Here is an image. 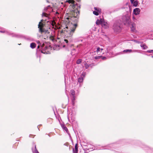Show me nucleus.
I'll use <instances>...</instances> for the list:
<instances>
[{
	"label": "nucleus",
	"instance_id": "nucleus-31",
	"mask_svg": "<svg viewBox=\"0 0 153 153\" xmlns=\"http://www.w3.org/2000/svg\"><path fill=\"white\" fill-rule=\"evenodd\" d=\"M65 129L66 131L68 130L67 128L66 127L65 128Z\"/></svg>",
	"mask_w": 153,
	"mask_h": 153
},
{
	"label": "nucleus",
	"instance_id": "nucleus-6",
	"mask_svg": "<svg viewBox=\"0 0 153 153\" xmlns=\"http://www.w3.org/2000/svg\"><path fill=\"white\" fill-rule=\"evenodd\" d=\"M101 25L102 27L105 29H107L109 27V23L107 22H105L104 20H103Z\"/></svg>",
	"mask_w": 153,
	"mask_h": 153
},
{
	"label": "nucleus",
	"instance_id": "nucleus-21",
	"mask_svg": "<svg viewBox=\"0 0 153 153\" xmlns=\"http://www.w3.org/2000/svg\"><path fill=\"white\" fill-rule=\"evenodd\" d=\"M131 50L127 49L124 50L123 52L124 53H128L131 52Z\"/></svg>",
	"mask_w": 153,
	"mask_h": 153
},
{
	"label": "nucleus",
	"instance_id": "nucleus-15",
	"mask_svg": "<svg viewBox=\"0 0 153 153\" xmlns=\"http://www.w3.org/2000/svg\"><path fill=\"white\" fill-rule=\"evenodd\" d=\"M36 44L35 43H31L30 45V48H35L36 47Z\"/></svg>",
	"mask_w": 153,
	"mask_h": 153
},
{
	"label": "nucleus",
	"instance_id": "nucleus-27",
	"mask_svg": "<svg viewBox=\"0 0 153 153\" xmlns=\"http://www.w3.org/2000/svg\"><path fill=\"white\" fill-rule=\"evenodd\" d=\"M33 153H39L36 150H35L33 152Z\"/></svg>",
	"mask_w": 153,
	"mask_h": 153
},
{
	"label": "nucleus",
	"instance_id": "nucleus-1",
	"mask_svg": "<svg viewBox=\"0 0 153 153\" xmlns=\"http://www.w3.org/2000/svg\"><path fill=\"white\" fill-rule=\"evenodd\" d=\"M69 4H71L70 6L71 7L72 13L73 14V16L71 17V19L74 22L73 24V26L71 30V31L74 32L77 27V25L76 23L78 20V18L80 13V9L81 8V5L78 3H73L72 0H68L67 1Z\"/></svg>",
	"mask_w": 153,
	"mask_h": 153
},
{
	"label": "nucleus",
	"instance_id": "nucleus-5",
	"mask_svg": "<svg viewBox=\"0 0 153 153\" xmlns=\"http://www.w3.org/2000/svg\"><path fill=\"white\" fill-rule=\"evenodd\" d=\"M43 20V19L41 20V22H39L38 25V27L39 28V32L42 33L45 32V29L43 28L44 25L43 23H42Z\"/></svg>",
	"mask_w": 153,
	"mask_h": 153
},
{
	"label": "nucleus",
	"instance_id": "nucleus-13",
	"mask_svg": "<svg viewBox=\"0 0 153 153\" xmlns=\"http://www.w3.org/2000/svg\"><path fill=\"white\" fill-rule=\"evenodd\" d=\"M102 48H97L96 51L98 54L101 55V52L102 51Z\"/></svg>",
	"mask_w": 153,
	"mask_h": 153
},
{
	"label": "nucleus",
	"instance_id": "nucleus-38",
	"mask_svg": "<svg viewBox=\"0 0 153 153\" xmlns=\"http://www.w3.org/2000/svg\"><path fill=\"white\" fill-rule=\"evenodd\" d=\"M21 44H18V45H21Z\"/></svg>",
	"mask_w": 153,
	"mask_h": 153
},
{
	"label": "nucleus",
	"instance_id": "nucleus-25",
	"mask_svg": "<svg viewBox=\"0 0 153 153\" xmlns=\"http://www.w3.org/2000/svg\"><path fill=\"white\" fill-rule=\"evenodd\" d=\"M73 1V3H75V4H76V3H77L75 2L73 0H72ZM79 3L80 2V0H76ZM66 2H68V3H69L68 1H67V0L66 1Z\"/></svg>",
	"mask_w": 153,
	"mask_h": 153
},
{
	"label": "nucleus",
	"instance_id": "nucleus-22",
	"mask_svg": "<svg viewBox=\"0 0 153 153\" xmlns=\"http://www.w3.org/2000/svg\"><path fill=\"white\" fill-rule=\"evenodd\" d=\"M93 14L96 16H98L99 15V14L100 13L97 12V11H94L93 12Z\"/></svg>",
	"mask_w": 153,
	"mask_h": 153
},
{
	"label": "nucleus",
	"instance_id": "nucleus-33",
	"mask_svg": "<svg viewBox=\"0 0 153 153\" xmlns=\"http://www.w3.org/2000/svg\"><path fill=\"white\" fill-rule=\"evenodd\" d=\"M37 48H39V45H38V46H37Z\"/></svg>",
	"mask_w": 153,
	"mask_h": 153
},
{
	"label": "nucleus",
	"instance_id": "nucleus-11",
	"mask_svg": "<svg viewBox=\"0 0 153 153\" xmlns=\"http://www.w3.org/2000/svg\"><path fill=\"white\" fill-rule=\"evenodd\" d=\"M51 48H44L43 50H41V52L44 54H49L50 53L49 51Z\"/></svg>",
	"mask_w": 153,
	"mask_h": 153
},
{
	"label": "nucleus",
	"instance_id": "nucleus-14",
	"mask_svg": "<svg viewBox=\"0 0 153 153\" xmlns=\"http://www.w3.org/2000/svg\"><path fill=\"white\" fill-rule=\"evenodd\" d=\"M49 8H50L51 10L52 9V7H51V6L50 5H48L47 7H45L44 9V10L45 11L47 12L48 11V9H49Z\"/></svg>",
	"mask_w": 153,
	"mask_h": 153
},
{
	"label": "nucleus",
	"instance_id": "nucleus-9",
	"mask_svg": "<svg viewBox=\"0 0 153 153\" xmlns=\"http://www.w3.org/2000/svg\"><path fill=\"white\" fill-rule=\"evenodd\" d=\"M134 41L135 42L137 43L138 44H140V45L141 47L142 48H147V47L146 46V45L145 43H141L139 41L137 40H134Z\"/></svg>",
	"mask_w": 153,
	"mask_h": 153
},
{
	"label": "nucleus",
	"instance_id": "nucleus-26",
	"mask_svg": "<svg viewBox=\"0 0 153 153\" xmlns=\"http://www.w3.org/2000/svg\"><path fill=\"white\" fill-rule=\"evenodd\" d=\"M71 94H72L73 96H74L75 94V91L74 90H71Z\"/></svg>",
	"mask_w": 153,
	"mask_h": 153
},
{
	"label": "nucleus",
	"instance_id": "nucleus-19",
	"mask_svg": "<svg viewBox=\"0 0 153 153\" xmlns=\"http://www.w3.org/2000/svg\"><path fill=\"white\" fill-rule=\"evenodd\" d=\"M133 3L134 6L136 7L138 4V1H134Z\"/></svg>",
	"mask_w": 153,
	"mask_h": 153
},
{
	"label": "nucleus",
	"instance_id": "nucleus-30",
	"mask_svg": "<svg viewBox=\"0 0 153 153\" xmlns=\"http://www.w3.org/2000/svg\"><path fill=\"white\" fill-rule=\"evenodd\" d=\"M149 53L153 52V50H151V51H148Z\"/></svg>",
	"mask_w": 153,
	"mask_h": 153
},
{
	"label": "nucleus",
	"instance_id": "nucleus-4",
	"mask_svg": "<svg viewBox=\"0 0 153 153\" xmlns=\"http://www.w3.org/2000/svg\"><path fill=\"white\" fill-rule=\"evenodd\" d=\"M122 21L124 25L129 24L131 22V19L130 16L128 14H126L122 17Z\"/></svg>",
	"mask_w": 153,
	"mask_h": 153
},
{
	"label": "nucleus",
	"instance_id": "nucleus-7",
	"mask_svg": "<svg viewBox=\"0 0 153 153\" xmlns=\"http://www.w3.org/2000/svg\"><path fill=\"white\" fill-rule=\"evenodd\" d=\"M130 27L132 31L134 32L135 30V24L134 23H130L129 24H128Z\"/></svg>",
	"mask_w": 153,
	"mask_h": 153
},
{
	"label": "nucleus",
	"instance_id": "nucleus-35",
	"mask_svg": "<svg viewBox=\"0 0 153 153\" xmlns=\"http://www.w3.org/2000/svg\"><path fill=\"white\" fill-rule=\"evenodd\" d=\"M105 58V57H103L102 58V59H104V58Z\"/></svg>",
	"mask_w": 153,
	"mask_h": 153
},
{
	"label": "nucleus",
	"instance_id": "nucleus-20",
	"mask_svg": "<svg viewBox=\"0 0 153 153\" xmlns=\"http://www.w3.org/2000/svg\"><path fill=\"white\" fill-rule=\"evenodd\" d=\"M0 32H1V33H7V34H10L9 32L8 31L5 30H4V29L0 30Z\"/></svg>",
	"mask_w": 153,
	"mask_h": 153
},
{
	"label": "nucleus",
	"instance_id": "nucleus-23",
	"mask_svg": "<svg viewBox=\"0 0 153 153\" xmlns=\"http://www.w3.org/2000/svg\"><path fill=\"white\" fill-rule=\"evenodd\" d=\"M83 80V79L82 78H79L78 79V82H82Z\"/></svg>",
	"mask_w": 153,
	"mask_h": 153
},
{
	"label": "nucleus",
	"instance_id": "nucleus-29",
	"mask_svg": "<svg viewBox=\"0 0 153 153\" xmlns=\"http://www.w3.org/2000/svg\"><path fill=\"white\" fill-rule=\"evenodd\" d=\"M46 1L47 3H50V2L48 0H46Z\"/></svg>",
	"mask_w": 153,
	"mask_h": 153
},
{
	"label": "nucleus",
	"instance_id": "nucleus-16",
	"mask_svg": "<svg viewBox=\"0 0 153 153\" xmlns=\"http://www.w3.org/2000/svg\"><path fill=\"white\" fill-rule=\"evenodd\" d=\"M94 9L95 10L94 11H97L99 13H101V10L100 9L97 7H94Z\"/></svg>",
	"mask_w": 153,
	"mask_h": 153
},
{
	"label": "nucleus",
	"instance_id": "nucleus-8",
	"mask_svg": "<svg viewBox=\"0 0 153 153\" xmlns=\"http://www.w3.org/2000/svg\"><path fill=\"white\" fill-rule=\"evenodd\" d=\"M79 42H83V43H80L79 45H77V48H80V47H84L85 45V43H84V40L82 39H80L79 40H78V41Z\"/></svg>",
	"mask_w": 153,
	"mask_h": 153
},
{
	"label": "nucleus",
	"instance_id": "nucleus-18",
	"mask_svg": "<svg viewBox=\"0 0 153 153\" xmlns=\"http://www.w3.org/2000/svg\"><path fill=\"white\" fill-rule=\"evenodd\" d=\"M48 16V14L45 13L44 12H43L42 15V17L44 16L47 18L48 19H49Z\"/></svg>",
	"mask_w": 153,
	"mask_h": 153
},
{
	"label": "nucleus",
	"instance_id": "nucleus-17",
	"mask_svg": "<svg viewBox=\"0 0 153 153\" xmlns=\"http://www.w3.org/2000/svg\"><path fill=\"white\" fill-rule=\"evenodd\" d=\"M78 152V148L77 144H76L75 146V149H73V152L74 153H77Z\"/></svg>",
	"mask_w": 153,
	"mask_h": 153
},
{
	"label": "nucleus",
	"instance_id": "nucleus-24",
	"mask_svg": "<svg viewBox=\"0 0 153 153\" xmlns=\"http://www.w3.org/2000/svg\"><path fill=\"white\" fill-rule=\"evenodd\" d=\"M81 59H79L76 61V63L77 64H79L81 63Z\"/></svg>",
	"mask_w": 153,
	"mask_h": 153
},
{
	"label": "nucleus",
	"instance_id": "nucleus-12",
	"mask_svg": "<svg viewBox=\"0 0 153 153\" xmlns=\"http://www.w3.org/2000/svg\"><path fill=\"white\" fill-rule=\"evenodd\" d=\"M100 19H97L96 22V24L97 25H99L100 24L101 25L102 22L103 21V20L102 19V18H103V16H100Z\"/></svg>",
	"mask_w": 153,
	"mask_h": 153
},
{
	"label": "nucleus",
	"instance_id": "nucleus-3",
	"mask_svg": "<svg viewBox=\"0 0 153 153\" xmlns=\"http://www.w3.org/2000/svg\"><path fill=\"white\" fill-rule=\"evenodd\" d=\"M13 37H15L22 39H24L28 41H32L33 40V39L32 37L26 35H24L21 34H15L13 36Z\"/></svg>",
	"mask_w": 153,
	"mask_h": 153
},
{
	"label": "nucleus",
	"instance_id": "nucleus-34",
	"mask_svg": "<svg viewBox=\"0 0 153 153\" xmlns=\"http://www.w3.org/2000/svg\"><path fill=\"white\" fill-rule=\"evenodd\" d=\"M45 21H46L47 22H48V21H47V20H46V19H45Z\"/></svg>",
	"mask_w": 153,
	"mask_h": 153
},
{
	"label": "nucleus",
	"instance_id": "nucleus-36",
	"mask_svg": "<svg viewBox=\"0 0 153 153\" xmlns=\"http://www.w3.org/2000/svg\"><path fill=\"white\" fill-rule=\"evenodd\" d=\"M45 48H48V47H45Z\"/></svg>",
	"mask_w": 153,
	"mask_h": 153
},
{
	"label": "nucleus",
	"instance_id": "nucleus-37",
	"mask_svg": "<svg viewBox=\"0 0 153 153\" xmlns=\"http://www.w3.org/2000/svg\"><path fill=\"white\" fill-rule=\"evenodd\" d=\"M65 47V45H64V46H63V47Z\"/></svg>",
	"mask_w": 153,
	"mask_h": 153
},
{
	"label": "nucleus",
	"instance_id": "nucleus-32",
	"mask_svg": "<svg viewBox=\"0 0 153 153\" xmlns=\"http://www.w3.org/2000/svg\"><path fill=\"white\" fill-rule=\"evenodd\" d=\"M56 14H59V13L58 12H56Z\"/></svg>",
	"mask_w": 153,
	"mask_h": 153
},
{
	"label": "nucleus",
	"instance_id": "nucleus-10",
	"mask_svg": "<svg viewBox=\"0 0 153 153\" xmlns=\"http://www.w3.org/2000/svg\"><path fill=\"white\" fill-rule=\"evenodd\" d=\"M140 10L139 8H136L133 10V13L136 15H137L140 14Z\"/></svg>",
	"mask_w": 153,
	"mask_h": 153
},
{
	"label": "nucleus",
	"instance_id": "nucleus-2",
	"mask_svg": "<svg viewBox=\"0 0 153 153\" xmlns=\"http://www.w3.org/2000/svg\"><path fill=\"white\" fill-rule=\"evenodd\" d=\"M121 21L120 19H117L115 20L113 26V29L115 33H118L121 31Z\"/></svg>",
	"mask_w": 153,
	"mask_h": 153
},
{
	"label": "nucleus",
	"instance_id": "nucleus-28",
	"mask_svg": "<svg viewBox=\"0 0 153 153\" xmlns=\"http://www.w3.org/2000/svg\"><path fill=\"white\" fill-rule=\"evenodd\" d=\"M135 0H130L132 4L135 1Z\"/></svg>",
	"mask_w": 153,
	"mask_h": 153
}]
</instances>
